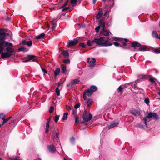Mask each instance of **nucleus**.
Returning a JSON list of instances; mask_svg holds the SVG:
<instances>
[{
	"label": "nucleus",
	"mask_w": 160,
	"mask_h": 160,
	"mask_svg": "<svg viewBox=\"0 0 160 160\" xmlns=\"http://www.w3.org/2000/svg\"><path fill=\"white\" fill-rule=\"evenodd\" d=\"M154 52L156 54H159L160 53V50L158 49H154L153 50Z\"/></svg>",
	"instance_id": "72a5a7b5"
},
{
	"label": "nucleus",
	"mask_w": 160,
	"mask_h": 160,
	"mask_svg": "<svg viewBox=\"0 0 160 160\" xmlns=\"http://www.w3.org/2000/svg\"><path fill=\"white\" fill-rule=\"evenodd\" d=\"M100 28V26H98L96 28L95 30H96V31L97 32H98Z\"/></svg>",
	"instance_id": "79ce46f5"
},
{
	"label": "nucleus",
	"mask_w": 160,
	"mask_h": 160,
	"mask_svg": "<svg viewBox=\"0 0 160 160\" xmlns=\"http://www.w3.org/2000/svg\"><path fill=\"white\" fill-rule=\"evenodd\" d=\"M96 0H93V3L94 4H95L96 3Z\"/></svg>",
	"instance_id": "13d9d810"
},
{
	"label": "nucleus",
	"mask_w": 160,
	"mask_h": 160,
	"mask_svg": "<svg viewBox=\"0 0 160 160\" xmlns=\"http://www.w3.org/2000/svg\"><path fill=\"white\" fill-rule=\"evenodd\" d=\"M138 50L140 51H144L146 50V48L145 46H142L140 45V46L138 47Z\"/></svg>",
	"instance_id": "5701e85b"
},
{
	"label": "nucleus",
	"mask_w": 160,
	"mask_h": 160,
	"mask_svg": "<svg viewBox=\"0 0 160 160\" xmlns=\"http://www.w3.org/2000/svg\"><path fill=\"white\" fill-rule=\"evenodd\" d=\"M0 160H2V158H0Z\"/></svg>",
	"instance_id": "0e129e2a"
},
{
	"label": "nucleus",
	"mask_w": 160,
	"mask_h": 160,
	"mask_svg": "<svg viewBox=\"0 0 160 160\" xmlns=\"http://www.w3.org/2000/svg\"><path fill=\"white\" fill-rule=\"evenodd\" d=\"M132 88H134L135 89L138 88L137 87V83H134L133 86H132Z\"/></svg>",
	"instance_id": "8fccbe9b"
},
{
	"label": "nucleus",
	"mask_w": 160,
	"mask_h": 160,
	"mask_svg": "<svg viewBox=\"0 0 160 160\" xmlns=\"http://www.w3.org/2000/svg\"><path fill=\"white\" fill-rule=\"evenodd\" d=\"M77 0H71L70 2L73 6H75L77 4Z\"/></svg>",
	"instance_id": "bb28decb"
},
{
	"label": "nucleus",
	"mask_w": 160,
	"mask_h": 160,
	"mask_svg": "<svg viewBox=\"0 0 160 160\" xmlns=\"http://www.w3.org/2000/svg\"><path fill=\"white\" fill-rule=\"evenodd\" d=\"M60 72V69L59 68H57L54 72V76H57L59 74Z\"/></svg>",
	"instance_id": "aec40b11"
},
{
	"label": "nucleus",
	"mask_w": 160,
	"mask_h": 160,
	"mask_svg": "<svg viewBox=\"0 0 160 160\" xmlns=\"http://www.w3.org/2000/svg\"><path fill=\"white\" fill-rule=\"evenodd\" d=\"M52 27L51 28L52 30H53L55 28L56 25L55 23L52 22L51 23Z\"/></svg>",
	"instance_id": "e433bc0d"
},
{
	"label": "nucleus",
	"mask_w": 160,
	"mask_h": 160,
	"mask_svg": "<svg viewBox=\"0 0 160 160\" xmlns=\"http://www.w3.org/2000/svg\"><path fill=\"white\" fill-rule=\"evenodd\" d=\"M62 54L65 58H68L69 56V54L67 51H64L62 52Z\"/></svg>",
	"instance_id": "412c9836"
},
{
	"label": "nucleus",
	"mask_w": 160,
	"mask_h": 160,
	"mask_svg": "<svg viewBox=\"0 0 160 160\" xmlns=\"http://www.w3.org/2000/svg\"><path fill=\"white\" fill-rule=\"evenodd\" d=\"M131 113L134 116L139 115L140 114V112L137 110H134L130 111Z\"/></svg>",
	"instance_id": "ddd939ff"
},
{
	"label": "nucleus",
	"mask_w": 160,
	"mask_h": 160,
	"mask_svg": "<svg viewBox=\"0 0 160 160\" xmlns=\"http://www.w3.org/2000/svg\"><path fill=\"white\" fill-rule=\"evenodd\" d=\"M50 120V118L48 119L46 123V129L45 130V132L48 133L49 131V122Z\"/></svg>",
	"instance_id": "dca6fc26"
},
{
	"label": "nucleus",
	"mask_w": 160,
	"mask_h": 160,
	"mask_svg": "<svg viewBox=\"0 0 160 160\" xmlns=\"http://www.w3.org/2000/svg\"><path fill=\"white\" fill-rule=\"evenodd\" d=\"M92 92H95L96 91L97 89V87L94 86H92L90 87V89H89Z\"/></svg>",
	"instance_id": "4be33fe9"
},
{
	"label": "nucleus",
	"mask_w": 160,
	"mask_h": 160,
	"mask_svg": "<svg viewBox=\"0 0 160 160\" xmlns=\"http://www.w3.org/2000/svg\"><path fill=\"white\" fill-rule=\"evenodd\" d=\"M149 80L152 83H155L156 79L155 78L151 76L149 77Z\"/></svg>",
	"instance_id": "393cba45"
},
{
	"label": "nucleus",
	"mask_w": 160,
	"mask_h": 160,
	"mask_svg": "<svg viewBox=\"0 0 160 160\" xmlns=\"http://www.w3.org/2000/svg\"><path fill=\"white\" fill-rule=\"evenodd\" d=\"M26 44L27 45L30 47L31 46L32 44V42L31 41H29L26 43Z\"/></svg>",
	"instance_id": "473e14b6"
},
{
	"label": "nucleus",
	"mask_w": 160,
	"mask_h": 160,
	"mask_svg": "<svg viewBox=\"0 0 160 160\" xmlns=\"http://www.w3.org/2000/svg\"><path fill=\"white\" fill-rule=\"evenodd\" d=\"M72 107H71L69 106H67L66 108L68 109L71 110L72 109Z\"/></svg>",
	"instance_id": "3c124183"
},
{
	"label": "nucleus",
	"mask_w": 160,
	"mask_h": 160,
	"mask_svg": "<svg viewBox=\"0 0 160 160\" xmlns=\"http://www.w3.org/2000/svg\"><path fill=\"white\" fill-rule=\"evenodd\" d=\"M94 42H95L93 41V40L92 41L88 40L87 41V44L88 46H91L93 44Z\"/></svg>",
	"instance_id": "a878e982"
},
{
	"label": "nucleus",
	"mask_w": 160,
	"mask_h": 160,
	"mask_svg": "<svg viewBox=\"0 0 160 160\" xmlns=\"http://www.w3.org/2000/svg\"><path fill=\"white\" fill-rule=\"evenodd\" d=\"M64 160H67L66 159H64Z\"/></svg>",
	"instance_id": "774afa93"
},
{
	"label": "nucleus",
	"mask_w": 160,
	"mask_h": 160,
	"mask_svg": "<svg viewBox=\"0 0 160 160\" xmlns=\"http://www.w3.org/2000/svg\"><path fill=\"white\" fill-rule=\"evenodd\" d=\"M92 100L91 99H88L87 102V104L88 106H90L92 103Z\"/></svg>",
	"instance_id": "c85d7f7f"
},
{
	"label": "nucleus",
	"mask_w": 160,
	"mask_h": 160,
	"mask_svg": "<svg viewBox=\"0 0 160 160\" xmlns=\"http://www.w3.org/2000/svg\"><path fill=\"white\" fill-rule=\"evenodd\" d=\"M153 118L154 119H157L158 118V116L157 113H149L147 117H145L144 120V123L146 125H147V118Z\"/></svg>",
	"instance_id": "7ed1b4c3"
},
{
	"label": "nucleus",
	"mask_w": 160,
	"mask_h": 160,
	"mask_svg": "<svg viewBox=\"0 0 160 160\" xmlns=\"http://www.w3.org/2000/svg\"><path fill=\"white\" fill-rule=\"evenodd\" d=\"M118 121H114L110 123V124L108 128L109 129L115 127L118 125Z\"/></svg>",
	"instance_id": "0eeeda50"
},
{
	"label": "nucleus",
	"mask_w": 160,
	"mask_h": 160,
	"mask_svg": "<svg viewBox=\"0 0 160 160\" xmlns=\"http://www.w3.org/2000/svg\"><path fill=\"white\" fill-rule=\"evenodd\" d=\"M114 40L115 41H117L119 40V38H114Z\"/></svg>",
	"instance_id": "4d7b16f0"
},
{
	"label": "nucleus",
	"mask_w": 160,
	"mask_h": 160,
	"mask_svg": "<svg viewBox=\"0 0 160 160\" xmlns=\"http://www.w3.org/2000/svg\"><path fill=\"white\" fill-rule=\"evenodd\" d=\"M48 148L49 151L52 152H54L56 151V149L53 145L48 146Z\"/></svg>",
	"instance_id": "9d476101"
},
{
	"label": "nucleus",
	"mask_w": 160,
	"mask_h": 160,
	"mask_svg": "<svg viewBox=\"0 0 160 160\" xmlns=\"http://www.w3.org/2000/svg\"><path fill=\"white\" fill-rule=\"evenodd\" d=\"M102 33H103V34L104 36H108L109 35V33H110L109 31L106 30L104 29H102Z\"/></svg>",
	"instance_id": "f3484780"
},
{
	"label": "nucleus",
	"mask_w": 160,
	"mask_h": 160,
	"mask_svg": "<svg viewBox=\"0 0 160 160\" xmlns=\"http://www.w3.org/2000/svg\"><path fill=\"white\" fill-rule=\"evenodd\" d=\"M5 117V115L3 113H1L0 114V119H2V120H4Z\"/></svg>",
	"instance_id": "c9c22d12"
},
{
	"label": "nucleus",
	"mask_w": 160,
	"mask_h": 160,
	"mask_svg": "<svg viewBox=\"0 0 160 160\" xmlns=\"http://www.w3.org/2000/svg\"><path fill=\"white\" fill-rule=\"evenodd\" d=\"M63 62L65 63L68 64L70 63V60L69 59H65L63 60Z\"/></svg>",
	"instance_id": "4c0bfd02"
},
{
	"label": "nucleus",
	"mask_w": 160,
	"mask_h": 160,
	"mask_svg": "<svg viewBox=\"0 0 160 160\" xmlns=\"http://www.w3.org/2000/svg\"><path fill=\"white\" fill-rule=\"evenodd\" d=\"M79 82V80L78 79H73V80H72L71 81L70 83L71 84L73 85V84H75Z\"/></svg>",
	"instance_id": "6ab92c4d"
},
{
	"label": "nucleus",
	"mask_w": 160,
	"mask_h": 160,
	"mask_svg": "<svg viewBox=\"0 0 160 160\" xmlns=\"http://www.w3.org/2000/svg\"><path fill=\"white\" fill-rule=\"evenodd\" d=\"M109 39L104 37H100L99 38H95L93 40V41L98 45L102 47H108L112 45V43H108Z\"/></svg>",
	"instance_id": "f03ea898"
},
{
	"label": "nucleus",
	"mask_w": 160,
	"mask_h": 160,
	"mask_svg": "<svg viewBox=\"0 0 160 160\" xmlns=\"http://www.w3.org/2000/svg\"><path fill=\"white\" fill-rule=\"evenodd\" d=\"M152 35L153 37L156 38H158V35L157 34V32L155 31H153L152 32Z\"/></svg>",
	"instance_id": "cd10ccee"
},
{
	"label": "nucleus",
	"mask_w": 160,
	"mask_h": 160,
	"mask_svg": "<svg viewBox=\"0 0 160 160\" xmlns=\"http://www.w3.org/2000/svg\"><path fill=\"white\" fill-rule=\"evenodd\" d=\"M61 84V83L60 82H58V87L60 86V85Z\"/></svg>",
	"instance_id": "bf43d9fd"
},
{
	"label": "nucleus",
	"mask_w": 160,
	"mask_h": 160,
	"mask_svg": "<svg viewBox=\"0 0 160 160\" xmlns=\"http://www.w3.org/2000/svg\"><path fill=\"white\" fill-rule=\"evenodd\" d=\"M61 8H62V11H65V10H67L69 8L68 7H64L62 8V7Z\"/></svg>",
	"instance_id": "49530a36"
},
{
	"label": "nucleus",
	"mask_w": 160,
	"mask_h": 160,
	"mask_svg": "<svg viewBox=\"0 0 160 160\" xmlns=\"http://www.w3.org/2000/svg\"><path fill=\"white\" fill-rule=\"evenodd\" d=\"M159 26L160 27V23H159Z\"/></svg>",
	"instance_id": "338daca9"
},
{
	"label": "nucleus",
	"mask_w": 160,
	"mask_h": 160,
	"mask_svg": "<svg viewBox=\"0 0 160 160\" xmlns=\"http://www.w3.org/2000/svg\"><path fill=\"white\" fill-rule=\"evenodd\" d=\"M55 92H56V93L57 95L58 96H60V90H59V88H58V87H57L56 89Z\"/></svg>",
	"instance_id": "7c9ffc66"
},
{
	"label": "nucleus",
	"mask_w": 160,
	"mask_h": 160,
	"mask_svg": "<svg viewBox=\"0 0 160 160\" xmlns=\"http://www.w3.org/2000/svg\"><path fill=\"white\" fill-rule=\"evenodd\" d=\"M56 137L57 138L56 140H57L58 141V137L59 135H58V133H56ZM58 143H59V142H58Z\"/></svg>",
	"instance_id": "603ef678"
},
{
	"label": "nucleus",
	"mask_w": 160,
	"mask_h": 160,
	"mask_svg": "<svg viewBox=\"0 0 160 160\" xmlns=\"http://www.w3.org/2000/svg\"><path fill=\"white\" fill-rule=\"evenodd\" d=\"M78 43V41L76 39H74L73 40L69 41H68V45L69 46H71L76 45Z\"/></svg>",
	"instance_id": "1a4fd4ad"
},
{
	"label": "nucleus",
	"mask_w": 160,
	"mask_h": 160,
	"mask_svg": "<svg viewBox=\"0 0 160 160\" xmlns=\"http://www.w3.org/2000/svg\"><path fill=\"white\" fill-rule=\"evenodd\" d=\"M92 117V116L91 114H88L86 111L84 112L83 116V121L87 122L90 121Z\"/></svg>",
	"instance_id": "20e7f679"
},
{
	"label": "nucleus",
	"mask_w": 160,
	"mask_h": 160,
	"mask_svg": "<svg viewBox=\"0 0 160 160\" xmlns=\"http://www.w3.org/2000/svg\"><path fill=\"white\" fill-rule=\"evenodd\" d=\"M11 118V117H9L7 118L6 119H4V120H3V121L2 123V124H4L5 123L7 122V121H8Z\"/></svg>",
	"instance_id": "2f4dec72"
},
{
	"label": "nucleus",
	"mask_w": 160,
	"mask_h": 160,
	"mask_svg": "<svg viewBox=\"0 0 160 160\" xmlns=\"http://www.w3.org/2000/svg\"><path fill=\"white\" fill-rule=\"evenodd\" d=\"M145 103L147 104H148L149 103V100L148 98H146L144 100Z\"/></svg>",
	"instance_id": "a19ab883"
},
{
	"label": "nucleus",
	"mask_w": 160,
	"mask_h": 160,
	"mask_svg": "<svg viewBox=\"0 0 160 160\" xmlns=\"http://www.w3.org/2000/svg\"><path fill=\"white\" fill-rule=\"evenodd\" d=\"M53 110H54L53 107L51 106V107H50L49 110V112L51 113H52L53 111Z\"/></svg>",
	"instance_id": "58836bf2"
},
{
	"label": "nucleus",
	"mask_w": 160,
	"mask_h": 160,
	"mask_svg": "<svg viewBox=\"0 0 160 160\" xmlns=\"http://www.w3.org/2000/svg\"><path fill=\"white\" fill-rule=\"evenodd\" d=\"M158 38L160 39V35L159 36H158Z\"/></svg>",
	"instance_id": "052dcab7"
},
{
	"label": "nucleus",
	"mask_w": 160,
	"mask_h": 160,
	"mask_svg": "<svg viewBox=\"0 0 160 160\" xmlns=\"http://www.w3.org/2000/svg\"><path fill=\"white\" fill-rule=\"evenodd\" d=\"M60 0V2H62V0Z\"/></svg>",
	"instance_id": "69168bd1"
},
{
	"label": "nucleus",
	"mask_w": 160,
	"mask_h": 160,
	"mask_svg": "<svg viewBox=\"0 0 160 160\" xmlns=\"http://www.w3.org/2000/svg\"><path fill=\"white\" fill-rule=\"evenodd\" d=\"M67 115L68 114L67 113H64L62 119L63 120H66L67 118Z\"/></svg>",
	"instance_id": "f704fd0d"
},
{
	"label": "nucleus",
	"mask_w": 160,
	"mask_h": 160,
	"mask_svg": "<svg viewBox=\"0 0 160 160\" xmlns=\"http://www.w3.org/2000/svg\"><path fill=\"white\" fill-rule=\"evenodd\" d=\"M80 106V104L78 103L75 105L74 107L76 108H78Z\"/></svg>",
	"instance_id": "c03bdc74"
},
{
	"label": "nucleus",
	"mask_w": 160,
	"mask_h": 160,
	"mask_svg": "<svg viewBox=\"0 0 160 160\" xmlns=\"http://www.w3.org/2000/svg\"><path fill=\"white\" fill-rule=\"evenodd\" d=\"M108 12V11H106V13L105 14H105H106V13L107 12Z\"/></svg>",
	"instance_id": "e2e57ef3"
},
{
	"label": "nucleus",
	"mask_w": 160,
	"mask_h": 160,
	"mask_svg": "<svg viewBox=\"0 0 160 160\" xmlns=\"http://www.w3.org/2000/svg\"><path fill=\"white\" fill-rule=\"evenodd\" d=\"M45 35L44 33H42L40 35L36 36V38L37 39H43L44 38Z\"/></svg>",
	"instance_id": "2eb2a0df"
},
{
	"label": "nucleus",
	"mask_w": 160,
	"mask_h": 160,
	"mask_svg": "<svg viewBox=\"0 0 160 160\" xmlns=\"http://www.w3.org/2000/svg\"><path fill=\"white\" fill-rule=\"evenodd\" d=\"M42 71L43 72H44V73H47V71L46 70H45V69L42 68Z\"/></svg>",
	"instance_id": "864d4df0"
},
{
	"label": "nucleus",
	"mask_w": 160,
	"mask_h": 160,
	"mask_svg": "<svg viewBox=\"0 0 160 160\" xmlns=\"http://www.w3.org/2000/svg\"><path fill=\"white\" fill-rule=\"evenodd\" d=\"M6 32V29H0V54H1V57L3 59L10 57L11 53L14 51L12 48V44L3 41L6 36L8 35Z\"/></svg>",
	"instance_id": "f257e3e1"
},
{
	"label": "nucleus",
	"mask_w": 160,
	"mask_h": 160,
	"mask_svg": "<svg viewBox=\"0 0 160 160\" xmlns=\"http://www.w3.org/2000/svg\"><path fill=\"white\" fill-rule=\"evenodd\" d=\"M120 44L119 43L115 42L114 43V45L116 46H119Z\"/></svg>",
	"instance_id": "09e8293b"
},
{
	"label": "nucleus",
	"mask_w": 160,
	"mask_h": 160,
	"mask_svg": "<svg viewBox=\"0 0 160 160\" xmlns=\"http://www.w3.org/2000/svg\"><path fill=\"white\" fill-rule=\"evenodd\" d=\"M80 46L81 47H82L83 48H85V45L84 43H80Z\"/></svg>",
	"instance_id": "a18cd8bd"
},
{
	"label": "nucleus",
	"mask_w": 160,
	"mask_h": 160,
	"mask_svg": "<svg viewBox=\"0 0 160 160\" xmlns=\"http://www.w3.org/2000/svg\"><path fill=\"white\" fill-rule=\"evenodd\" d=\"M121 39V41L122 42V44L123 48H128L127 47V44L126 42H128V39H125L124 40H123Z\"/></svg>",
	"instance_id": "f8f14e48"
},
{
	"label": "nucleus",
	"mask_w": 160,
	"mask_h": 160,
	"mask_svg": "<svg viewBox=\"0 0 160 160\" xmlns=\"http://www.w3.org/2000/svg\"><path fill=\"white\" fill-rule=\"evenodd\" d=\"M103 14V10L102 9H100L97 15L96 18V19H98L101 18Z\"/></svg>",
	"instance_id": "9b49d317"
},
{
	"label": "nucleus",
	"mask_w": 160,
	"mask_h": 160,
	"mask_svg": "<svg viewBox=\"0 0 160 160\" xmlns=\"http://www.w3.org/2000/svg\"><path fill=\"white\" fill-rule=\"evenodd\" d=\"M93 93L89 89H88L87 90L85 91L83 93V98L85 100L87 99L86 95L89 97L91 96Z\"/></svg>",
	"instance_id": "39448f33"
},
{
	"label": "nucleus",
	"mask_w": 160,
	"mask_h": 160,
	"mask_svg": "<svg viewBox=\"0 0 160 160\" xmlns=\"http://www.w3.org/2000/svg\"><path fill=\"white\" fill-rule=\"evenodd\" d=\"M75 121L76 123H78L79 121V118L78 117H75Z\"/></svg>",
	"instance_id": "37998d69"
},
{
	"label": "nucleus",
	"mask_w": 160,
	"mask_h": 160,
	"mask_svg": "<svg viewBox=\"0 0 160 160\" xmlns=\"http://www.w3.org/2000/svg\"><path fill=\"white\" fill-rule=\"evenodd\" d=\"M99 26H100V28H102V29H104L105 24L102 20H101L99 22Z\"/></svg>",
	"instance_id": "a211bd4d"
},
{
	"label": "nucleus",
	"mask_w": 160,
	"mask_h": 160,
	"mask_svg": "<svg viewBox=\"0 0 160 160\" xmlns=\"http://www.w3.org/2000/svg\"><path fill=\"white\" fill-rule=\"evenodd\" d=\"M131 46L135 49H137V48L140 46V44L137 42H134L131 43Z\"/></svg>",
	"instance_id": "6e6552de"
},
{
	"label": "nucleus",
	"mask_w": 160,
	"mask_h": 160,
	"mask_svg": "<svg viewBox=\"0 0 160 160\" xmlns=\"http://www.w3.org/2000/svg\"><path fill=\"white\" fill-rule=\"evenodd\" d=\"M61 69L63 73H66L67 71V69L66 67L64 65H62L61 66Z\"/></svg>",
	"instance_id": "b1692460"
},
{
	"label": "nucleus",
	"mask_w": 160,
	"mask_h": 160,
	"mask_svg": "<svg viewBox=\"0 0 160 160\" xmlns=\"http://www.w3.org/2000/svg\"><path fill=\"white\" fill-rule=\"evenodd\" d=\"M24 48H20L19 49V50L20 51H24Z\"/></svg>",
	"instance_id": "6e6d98bb"
},
{
	"label": "nucleus",
	"mask_w": 160,
	"mask_h": 160,
	"mask_svg": "<svg viewBox=\"0 0 160 160\" xmlns=\"http://www.w3.org/2000/svg\"><path fill=\"white\" fill-rule=\"evenodd\" d=\"M95 62L96 60L95 58H88V62L89 64V66L91 68H92L95 65Z\"/></svg>",
	"instance_id": "423d86ee"
},
{
	"label": "nucleus",
	"mask_w": 160,
	"mask_h": 160,
	"mask_svg": "<svg viewBox=\"0 0 160 160\" xmlns=\"http://www.w3.org/2000/svg\"><path fill=\"white\" fill-rule=\"evenodd\" d=\"M35 58V56L34 55H29L28 56V60H26L25 61H24L23 62H28L29 61L31 60L32 59H33V61H34V58Z\"/></svg>",
	"instance_id": "4468645a"
},
{
	"label": "nucleus",
	"mask_w": 160,
	"mask_h": 160,
	"mask_svg": "<svg viewBox=\"0 0 160 160\" xmlns=\"http://www.w3.org/2000/svg\"><path fill=\"white\" fill-rule=\"evenodd\" d=\"M158 95L160 96V92H158Z\"/></svg>",
	"instance_id": "680f3d73"
},
{
	"label": "nucleus",
	"mask_w": 160,
	"mask_h": 160,
	"mask_svg": "<svg viewBox=\"0 0 160 160\" xmlns=\"http://www.w3.org/2000/svg\"><path fill=\"white\" fill-rule=\"evenodd\" d=\"M123 88L121 87V86H120L118 88V91L120 92H122V91Z\"/></svg>",
	"instance_id": "ea45409f"
},
{
	"label": "nucleus",
	"mask_w": 160,
	"mask_h": 160,
	"mask_svg": "<svg viewBox=\"0 0 160 160\" xmlns=\"http://www.w3.org/2000/svg\"><path fill=\"white\" fill-rule=\"evenodd\" d=\"M70 140L71 142H73L74 140V138L73 137H71L70 139Z\"/></svg>",
	"instance_id": "5fc2aeb1"
},
{
	"label": "nucleus",
	"mask_w": 160,
	"mask_h": 160,
	"mask_svg": "<svg viewBox=\"0 0 160 160\" xmlns=\"http://www.w3.org/2000/svg\"><path fill=\"white\" fill-rule=\"evenodd\" d=\"M68 0H67L66 2L64 5L62 6V8L65 7V6L67 5L68 3Z\"/></svg>",
	"instance_id": "de8ad7c7"
},
{
	"label": "nucleus",
	"mask_w": 160,
	"mask_h": 160,
	"mask_svg": "<svg viewBox=\"0 0 160 160\" xmlns=\"http://www.w3.org/2000/svg\"><path fill=\"white\" fill-rule=\"evenodd\" d=\"M60 117V115H56L54 118V121L55 122H57L59 120V118Z\"/></svg>",
	"instance_id": "c756f323"
}]
</instances>
